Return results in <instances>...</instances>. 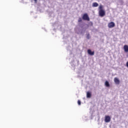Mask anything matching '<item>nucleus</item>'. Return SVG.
<instances>
[{"label":"nucleus","instance_id":"nucleus-2","mask_svg":"<svg viewBox=\"0 0 128 128\" xmlns=\"http://www.w3.org/2000/svg\"><path fill=\"white\" fill-rule=\"evenodd\" d=\"M82 18L84 20H88V22L90 20V17H88V14H84L83 15Z\"/></svg>","mask_w":128,"mask_h":128},{"label":"nucleus","instance_id":"nucleus-16","mask_svg":"<svg viewBox=\"0 0 128 128\" xmlns=\"http://www.w3.org/2000/svg\"><path fill=\"white\" fill-rule=\"evenodd\" d=\"M78 106H80V104H82V102H80V100H78Z\"/></svg>","mask_w":128,"mask_h":128},{"label":"nucleus","instance_id":"nucleus-11","mask_svg":"<svg viewBox=\"0 0 128 128\" xmlns=\"http://www.w3.org/2000/svg\"><path fill=\"white\" fill-rule=\"evenodd\" d=\"M118 2L120 4V6H122V4H124V0H118Z\"/></svg>","mask_w":128,"mask_h":128},{"label":"nucleus","instance_id":"nucleus-19","mask_svg":"<svg viewBox=\"0 0 128 128\" xmlns=\"http://www.w3.org/2000/svg\"><path fill=\"white\" fill-rule=\"evenodd\" d=\"M126 64H128V62L126 63Z\"/></svg>","mask_w":128,"mask_h":128},{"label":"nucleus","instance_id":"nucleus-10","mask_svg":"<svg viewBox=\"0 0 128 128\" xmlns=\"http://www.w3.org/2000/svg\"><path fill=\"white\" fill-rule=\"evenodd\" d=\"M92 6L93 8H96L97 6H98V4L97 2H94L92 4Z\"/></svg>","mask_w":128,"mask_h":128},{"label":"nucleus","instance_id":"nucleus-3","mask_svg":"<svg viewBox=\"0 0 128 128\" xmlns=\"http://www.w3.org/2000/svg\"><path fill=\"white\" fill-rule=\"evenodd\" d=\"M114 26H116V24L113 22L108 24V28H114Z\"/></svg>","mask_w":128,"mask_h":128},{"label":"nucleus","instance_id":"nucleus-9","mask_svg":"<svg viewBox=\"0 0 128 128\" xmlns=\"http://www.w3.org/2000/svg\"><path fill=\"white\" fill-rule=\"evenodd\" d=\"M84 32L85 30L83 31L82 30H80L78 32H76L78 34H84Z\"/></svg>","mask_w":128,"mask_h":128},{"label":"nucleus","instance_id":"nucleus-8","mask_svg":"<svg viewBox=\"0 0 128 128\" xmlns=\"http://www.w3.org/2000/svg\"><path fill=\"white\" fill-rule=\"evenodd\" d=\"M92 97V93L90 92H87L86 93V98H90Z\"/></svg>","mask_w":128,"mask_h":128},{"label":"nucleus","instance_id":"nucleus-12","mask_svg":"<svg viewBox=\"0 0 128 128\" xmlns=\"http://www.w3.org/2000/svg\"><path fill=\"white\" fill-rule=\"evenodd\" d=\"M105 86H107V88L110 87V83H108V82L106 81L105 82Z\"/></svg>","mask_w":128,"mask_h":128},{"label":"nucleus","instance_id":"nucleus-5","mask_svg":"<svg viewBox=\"0 0 128 128\" xmlns=\"http://www.w3.org/2000/svg\"><path fill=\"white\" fill-rule=\"evenodd\" d=\"M88 52L90 56H94V52L92 51L90 49H88Z\"/></svg>","mask_w":128,"mask_h":128},{"label":"nucleus","instance_id":"nucleus-1","mask_svg":"<svg viewBox=\"0 0 128 128\" xmlns=\"http://www.w3.org/2000/svg\"><path fill=\"white\" fill-rule=\"evenodd\" d=\"M100 10H99V16H106V12L104 10H102V6L100 5L99 6Z\"/></svg>","mask_w":128,"mask_h":128},{"label":"nucleus","instance_id":"nucleus-20","mask_svg":"<svg viewBox=\"0 0 128 128\" xmlns=\"http://www.w3.org/2000/svg\"><path fill=\"white\" fill-rule=\"evenodd\" d=\"M126 66L127 68H128V64H126Z\"/></svg>","mask_w":128,"mask_h":128},{"label":"nucleus","instance_id":"nucleus-18","mask_svg":"<svg viewBox=\"0 0 128 128\" xmlns=\"http://www.w3.org/2000/svg\"><path fill=\"white\" fill-rule=\"evenodd\" d=\"M80 26V28H82V26H80V24H79Z\"/></svg>","mask_w":128,"mask_h":128},{"label":"nucleus","instance_id":"nucleus-4","mask_svg":"<svg viewBox=\"0 0 128 128\" xmlns=\"http://www.w3.org/2000/svg\"><path fill=\"white\" fill-rule=\"evenodd\" d=\"M104 122H110V116H105Z\"/></svg>","mask_w":128,"mask_h":128},{"label":"nucleus","instance_id":"nucleus-17","mask_svg":"<svg viewBox=\"0 0 128 128\" xmlns=\"http://www.w3.org/2000/svg\"><path fill=\"white\" fill-rule=\"evenodd\" d=\"M35 2H38V0H34Z\"/></svg>","mask_w":128,"mask_h":128},{"label":"nucleus","instance_id":"nucleus-14","mask_svg":"<svg viewBox=\"0 0 128 128\" xmlns=\"http://www.w3.org/2000/svg\"><path fill=\"white\" fill-rule=\"evenodd\" d=\"M93 24L92 22H89L88 23V26H92Z\"/></svg>","mask_w":128,"mask_h":128},{"label":"nucleus","instance_id":"nucleus-15","mask_svg":"<svg viewBox=\"0 0 128 128\" xmlns=\"http://www.w3.org/2000/svg\"><path fill=\"white\" fill-rule=\"evenodd\" d=\"M82 18H78V22H82Z\"/></svg>","mask_w":128,"mask_h":128},{"label":"nucleus","instance_id":"nucleus-6","mask_svg":"<svg viewBox=\"0 0 128 128\" xmlns=\"http://www.w3.org/2000/svg\"><path fill=\"white\" fill-rule=\"evenodd\" d=\"M114 82L116 84H120V80H118V78H114Z\"/></svg>","mask_w":128,"mask_h":128},{"label":"nucleus","instance_id":"nucleus-7","mask_svg":"<svg viewBox=\"0 0 128 128\" xmlns=\"http://www.w3.org/2000/svg\"><path fill=\"white\" fill-rule=\"evenodd\" d=\"M124 50L125 52H128V46L124 45Z\"/></svg>","mask_w":128,"mask_h":128},{"label":"nucleus","instance_id":"nucleus-13","mask_svg":"<svg viewBox=\"0 0 128 128\" xmlns=\"http://www.w3.org/2000/svg\"><path fill=\"white\" fill-rule=\"evenodd\" d=\"M86 38L87 40H90V33H88L86 34Z\"/></svg>","mask_w":128,"mask_h":128}]
</instances>
